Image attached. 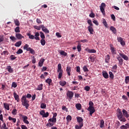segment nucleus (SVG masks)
<instances>
[{"instance_id":"f257e3e1","label":"nucleus","mask_w":129,"mask_h":129,"mask_svg":"<svg viewBox=\"0 0 129 129\" xmlns=\"http://www.w3.org/2000/svg\"><path fill=\"white\" fill-rule=\"evenodd\" d=\"M27 98H31V97H32V95L30 94H27V96H23L21 98V102L22 105H23V106H25V108L26 109H28L29 106H30V104H29V101L27 100Z\"/></svg>"},{"instance_id":"f03ea898","label":"nucleus","mask_w":129,"mask_h":129,"mask_svg":"<svg viewBox=\"0 0 129 129\" xmlns=\"http://www.w3.org/2000/svg\"><path fill=\"white\" fill-rule=\"evenodd\" d=\"M56 116L57 113H53L52 118L48 119V123L46 124V126H49V127L53 126L57 121V118H56Z\"/></svg>"},{"instance_id":"7ed1b4c3","label":"nucleus","mask_w":129,"mask_h":129,"mask_svg":"<svg viewBox=\"0 0 129 129\" xmlns=\"http://www.w3.org/2000/svg\"><path fill=\"white\" fill-rule=\"evenodd\" d=\"M27 36H28L29 39H31V40H34V39H35L37 41H40V37H39L40 33H39V32H36L35 35L31 34L30 33H27Z\"/></svg>"},{"instance_id":"20e7f679","label":"nucleus","mask_w":129,"mask_h":129,"mask_svg":"<svg viewBox=\"0 0 129 129\" xmlns=\"http://www.w3.org/2000/svg\"><path fill=\"white\" fill-rule=\"evenodd\" d=\"M57 71L58 74V79H61L62 75H63V70H62V65L61 63H58L57 66Z\"/></svg>"},{"instance_id":"39448f33","label":"nucleus","mask_w":129,"mask_h":129,"mask_svg":"<svg viewBox=\"0 0 129 129\" xmlns=\"http://www.w3.org/2000/svg\"><path fill=\"white\" fill-rule=\"evenodd\" d=\"M23 49L24 50H26V51H29L30 53L33 55L35 54V50L33 49V48L29 47V45L27 44L25 45V46L23 47Z\"/></svg>"},{"instance_id":"423d86ee","label":"nucleus","mask_w":129,"mask_h":129,"mask_svg":"<svg viewBox=\"0 0 129 129\" xmlns=\"http://www.w3.org/2000/svg\"><path fill=\"white\" fill-rule=\"evenodd\" d=\"M105 7H106V5L104 3H102L101 6H100V10L103 16L105 15V11L104 10V8H105Z\"/></svg>"},{"instance_id":"0eeeda50","label":"nucleus","mask_w":129,"mask_h":129,"mask_svg":"<svg viewBox=\"0 0 129 129\" xmlns=\"http://www.w3.org/2000/svg\"><path fill=\"white\" fill-rule=\"evenodd\" d=\"M74 95V93H73V92L71 91H68L67 93V98H69V101H70L71 99H72V98H73V96Z\"/></svg>"},{"instance_id":"6e6552de","label":"nucleus","mask_w":129,"mask_h":129,"mask_svg":"<svg viewBox=\"0 0 129 129\" xmlns=\"http://www.w3.org/2000/svg\"><path fill=\"white\" fill-rule=\"evenodd\" d=\"M88 110L90 112V115L91 116H92V114L95 112V109H94V107H89Z\"/></svg>"},{"instance_id":"1a4fd4ad","label":"nucleus","mask_w":129,"mask_h":129,"mask_svg":"<svg viewBox=\"0 0 129 129\" xmlns=\"http://www.w3.org/2000/svg\"><path fill=\"white\" fill-rule=\"evenodd\" d=\"M21 116L22 117L24 123H26V124H29V123H30L29 121H28V117L27 116H24V115L21 114Z\"/></svg>"},{"instance_id":"9d476101","label":"nucleus","mask_w":129,"mask_h":129,"mask_svg":"<svg viewBox=\"0 0 129 129\" xmlns=\"http://www.w3.org/2000/svg\"><path fill=\"white\" fill-rule=\"evenodd\" d=\"M41 27L42 29V31H43V32L45 33V34H49L50 33V31H49V30H48V29L45 27L44 25H41Z\"/></svg>"},{"instance_id":"9b49d317","label":"nucleus","mask_w":129,"mask_h":129,"mask_svg":"<svg viewBox=\"0 0 129 129\" xmlns=\"http://www.w3.org/2000/svg\"><path fill=\"white\" fill-rule=\"evenodd\" d=\"M77 120L79 124L83 125V119L81 117H77Z\"/></svg>"},{"instance_id":"f8f14e48","label":"nucleus","mask_w":129,"mask_h":129,"mask_svg":"<svg viewBox=\"0 0 129 129\" xmlns=\"http://www.w3.org/2000/svg\"><path fill=\"white\" fill-rule=\"evenodd\" d=\"M110 50L112 55H115V54H116V50L115 49V48L111 45H110Z\"/></svg>"},{"instance_id":"ddd939ff","label":"nucleus","mask_w":129,"mask_h":129,"mask_svg":"<svg viewBox=\"0 0 129 129\" xmlns=\"http://www.w3.org/2000/svg\"><path fill=\"white\" fill-rule=\"evenodd\" d=\"M16 37L18 40H22V39H24V36H22L21 33H16Z\"/></svg>"},{"instance_id":"4468645a","label":"nucleus","mask_w":129,"mask_h":129,"mask_svg":"<svg viewBox=\"0 0 129 129\" xmlns=\"http://www.w3.org/2000/svg\"><path fill=\"white\" fill-rule=\"evenodd\" d=\"M66 72L69 76H71V67H67Z\"/></svg>"},{"instance_id":"2eb2a0df","label":"nucleus","mask_w":129,"mask_h":129,"mask_svg":"<svg viewBox=\"0 0 129 129\" xmlns=\"http://www.w3.org/2000/svg\"><path fill=\"white\" fill-rule=\"evenodd\" d=\"M13 95L14 98H15V100H17V102H20V97L17 94V93L14 92Z\"/></svg>"},{"instance_id":"dca6fc26","label":"nucleus","mask_w":129,"mask_h":129,"mask_svg":"<svg viewBox=\"0 0 129 129\" xmlns=\"http://www.w3.org/2000/svg\"><path fill=\"white\" fill-rule=\"evenodd\" d=\"M122 112H123V115H124V116L126 117V118H128V117H129V114L127 113V111L125 109H123Z\"/></svg>"},{"instance_id":"f3484780","label":"nucleus","mask_w":129,"mask_h":129,"mask_svg":"<svg viewBox=\"0 0 129 129\" xmlns=\"http://www.w3.org/2000/svg\"><path fill=\"white\" fill-rule=\"evenodd\" d=\"M117 116L118 119H120V118H121V117L123 116V115H122V112H121V111H120V110H119V111H118V114L117 115Z\"/></svg>"},{"instance_id":"a211bd4d","label":"nucleus","mask_w":129,"mask_h":129,"mask_svg":"<svg viewBox=\"0 0 129 129\" xmlns=\"http://www.w3.org/2000/svg\"><path fill=\"white\" fill-rule=\"evenodd\" d=\"M119 56H120V57H121L122 58H123L124 60H128V57H127V56H126L125 54H124V53H119Z\"/></svg>"},{"instance_id":"6ab92c4d","label":"nucleus","mask_w":129,"mask_h":129,"mask_svg":"<svg viewBox=\"0 0 129 129\" xmlns=\"http://www.w3.org/2000/svg\"><path fill=\"white\" fill-rule=\"evenodd\" d=\"M102 76L105 79H108V74L106 71H103L102 72Z\"/></svg>"},{"instance_id":"aec40b11","label":"nucleus","mask_w":129,"mask_h":129,"mask_svg":"<svg viewBox=\"0 0 129 129\" xmlns=\"http://www.w3.org/2000/svg\"><path fill=\"white\" fill-rule=\"evenodd\" d=\"M44 61H45V59L44 58L41 59L38 62V66H39V67H42V66H43V64H44Z\"/></svg>"},{"instance_id":"412c9836","label":"nucleus","mask_w":129,"mask_h":129,"mask_svg":"<svg viewBox=\"0 0 129 129\" xmlns=\"http://www.w3.org/2000/svg\"><path fill=\"white\" fill-rule=\"evenodd\" d=\"M92 27L93 26H88V29L90 34H93V32H94V30L93 29V27Z\"/></svg>"},{"instance_id":"4be33fe9","label":"nucleus","mask_w":129,"mask_h":129,"mask_svg":"<svg viewBox=\"0 0 129 129\" xmlns=\"http://www.w3.org/2000/svg\"><path fill=\"white\" fill-rule=\"evenodd\" d=\"M109 60H110V56L109 55V54H107L105 56V62L109 63Z\"/></svg>"},{"instance_id":"5701e85b","label":"nucleus","mask_w":129,"mask_h":129,"mask_svg":"<svg viewBox=\"0 0 129 129\" xmlns=\"http://www.w3.org/2000/svg\"><path fill=\"white\" fill-rule=\"evenodd\" d=\"M7 70L9 72H10V73H13L14 72V70H13L12 67H11L10 66L7 67Z\"/></svg>"},{"instance_id":"b1692460","label":"nucleus","mask_w":129,"mask_h":129,"mask_svg":"<svg viewBox=\"0 0 129 129\" xmlns=\"http://www.w3.org/2000/svg\"><path fill=\"white\" fill-rule=\"evenodd\" d=\"M110 30L112 31V32L113 33V34H116V29L114 28L113 26H111Z\"/></svg>"},{"instance_id":"393cba45","label":"nucleus","mask_w":129,"mask_h":129,"mask_svg":"<svg viewBox=\"0 0 129 129\" xmlns=\"http://www.w3.org/2000/svg\"><path fill=\"white\" fill-rule=\"evenodd\" d=\"M100 127L101 128L104 127V120H103V119L100 120Z\"/></svg>"},{"instance_id":"a878e982","label":"nucleus","mask_w":129,"mask_h":129,"mask_svg":"<svg viewBox=\"0 0 129 129\" xmlns=\"http://www.w3.org/2000/svg\"><path fill=\"white\" fill-rule=\"evenodd\" d=\"M46 83H48V85L50 86L51 85V83H52V79L48 78L45 80Z\"/></svg>"},{"instance_id":"bb28decb","label":"nucleus","mask_w":129,"mask_h":129,"mask_svg":"<svg viewBox=\"0 0 129 129\" xmlns=\"http://www.w3.org/2000/svg\"><path fill=\"white\" fill-rule=\"evenodd\" d=\"M36 90H43V84L39 85L38 87L36 88Z\"/></svg>"},{"instance_id":"cd10ccee","label":"nucleus","mask_w":129,"mask_h":129,"mask_svg":"<svg viewBox=\"0 0 129 129\" xmlns=\"http://www.w3.org/2000/svg\"><path fill=\"white\" fill-rule=\"evenodd\" d=\"M59 53L62 56H67V53L63 50H59Z\"/></svg>"},{"instance_id":"c85d7f7f","label":"nucleus","mask_w":129,"mask_h":129,"mask_svg":"<svg viewBox=\"0 0 129 129\" xmlns=\"http://www.w3.org/2000/svg\"><path fill=\"white\" fill-rule=\"evenodd\" d=\"M81 104L80 103H77L76 104V107L77 109H78V110H80L81 109Z\"/></svg>"},{"instance_id":"c756f323","label":"nucleus","mask_w":129,"mask_h":129,"mask_svg":"<svg viewBox=\"0 0 129 129\" xmlns=\"http://www.w3.org/2000/svg\"><path fill=\"white\" fill-rule=\"evenodd\" d=\"M1 129H9L8 127H7V124L6 123H4L2 126L1 127Z\"/></svg>"},{"instance_id":"7c9ffc66","label":"nucleus","mask_w":129,"mask_h":129,"mask_svg":"<svg viewBox=\"0 0 129 129\" xmlns=\"http://www.w3.org/2000/svg\"><path fill=\"white\" fill-rule=\"evenodd\" d=\"M21 45H22V41H18L15 44V46L16 47H20L21 46Z\"/></svg>"},{"instance_id":"2f4dec72","label":"nucleus","mask_w":129,"mask_h":129,"mask_svg":"<svg viewBox=\"0 0 129 129\" xmlns=\"http://www.w3.org/2000/svg\"><path fill=\"white\" fill-rule=\"evenodd\" d=\"M14 22H15L16 26H17L18 27H19V26H20V21H19V20L15 19Z\"/></svg>"},{"instance_id":"473e14b6","label":"nucleus","mask_w":129,"mask_h":129,"mask_svg":"<svg viewBox=\"0 0 129 129\" xmlns=\"http://www.w3.org/2000/svg\"><path fill=\"white\" fill-rule=\"evenodd\" d=\"M59 84L60 86H65L66 85V81H60Z\"/></svg>"},{"instance_id":"72a5a7b5","label":"nucleus","mask_w":129,"mask_h":129,"mask_svg":"<svg viewBox=\"0 0 129 129\" xmlns=\"http://www.w3.org/2000/svg\"><path fill=\"white\" fill-rule=\"evenodd\" d=\"M9 120H12L13 122H16L17 121V119L15 118H13L11 116L9 117Z\"/></svg>"},{"instance_id":"f704fd0d","label":"nucleus","mask_w":129,"mask_h":129,"mask_svg":"<svg viewBox=\"0 0 129 129\" xmlns=\"http://www.w3.org/2000/svg\"><path fill=\"white\" fill-rule=\"evenodd\" d=\"M40 43L42 46H45V45H46V41L44 39H41Z\"/></svg>"},{"instance_id":"c9c22d12","label":"nucleus","mask_w":129,"mask_h":129,"mask_svg":"<svg viewBox=\"0 0 129 129\" xmlns=\"http://www.w3.org/2000/svg\"><path fill=\"white\" fill-rule=\"evenodd\" d=\"M4 107L5 109H7V110H9L10 109V105H9L8 104L4 103Z\"/></svg>"},{"instance_id":"e433bc0d","label":"nucleus","mask_w":129,"mask_h":129,"mask_svg":"<svg viewBox=\"0 0 129 129\" xmlns=\"http://www.w3.org/2000/svg\"><path fill=\"white\" fill-rule=\"evenodd\" d=\"M109 77L110 79H113V78H114V76L113 75V74L112 73V72H109Z\"/></svg>"},{"instance_id":"4c0bfd02","label":"nucleus","mask_w":129,"mask_h":129,"mask_svg":"<svg viewBox=\"0 0 129 129\" xmlns=\"http://www.w3.org/2000/svg\"><path fill=\"white\" fill-rule=\"evenodd\" d=\"M40 107L41 108L45 109L47 107V105H46V104L45 103H42L41 104Z\"/></svg>"},{"instance_id":"58836bf2","label":"nucleus","mask_w":129,"mask_h":129,"mask_svg":"<svg viewBox=\"0 0 129 129\" xmlns=\"http://www.w3.org/2000/svg\"><path fill=\"white\" fill-rule=\"evenodd\" d=\"M77 49L78 52L81 51V44H80V43H78L77 46Z\"/></svg>"},{"instance_id":"ea45409f","label":"nucleus","mask_w":129,"mask_h":129,"mask_svg":"<svg viewBox=\"0 0 129 129\" xmlns=\"http://www.w3.org/2000/svg\"><path fill=\"white\" fill-rule=\"evenodd\" d=\"M10 39H11L12 42H16V40H17V38L15 36H10Z\"/></svg>"},{"instance_id":"a19ab883","label":"nucleus","mask_w":129,"mask_h":129,"mask_svg":"<svg viewBox=\"0 0 129 129\" xmlns=\"http://www.w3.org/2000/svg\"><path fill=\"white\" fill-rule=\"evenodd\" d=\"M118 119L119 120H120V121H123V122H125V121H126V119H125V117H123V116L121 117V118Z\"/></svg>"},{"instance_id":"79ce46f5","label":"nucleus","mask_w":129,"mask_h":129,"mask_svg":"<svg viewBox=\"0 0 129 129\" xmlns=\"http://www.w3.org/2000/svg\"><path fill=\"white\" fill-rule=\"evenodd\" d=\"M40 37L41 39H45V34H44V33H43V32L42 31H40Z\"/></svg>"},{"instance_id":"37998d69","label":"nucleus","mask_w":129,"mask_h":129,"mask_svg":"<svg viewBox=\"0 0 129 129\" xmlns=\"http://www.w3.org/2000/svg\"><path fill=\"white\" fill-rule=\"evenodd\" d=\"M88 53H96L95 49H88Z\"/></svg>"},{"instance_id":"c03bdc74","label":"nucleus","mask_w":129,"mask_h":129,"mask_svg":"<svg viewBox=\"0 0 129 129\" xmlns=\"http://www.w3.org/2000/svg\"><path fill=\"white\" fill-rule=\"evenodd\" d=\"M15 31L16 33H20L21 30H20V27H17L15 29Z\"/></svg>"},{"instance_id":"a18cd8bd","label":"nucleus","mask_w":129,"mask_h":129,"mask_svg":"<svg viewBox=\"0 0 129 129\" xmlns=\"http://www.w3.org/2000/svg\"><path fill=\"white\" fill-rule=\"evenodd\" d=\"M129 82V76H126L125 77V83L127 84Z\"/></svg>"},{"instance_id":"49530a36","label":"nucleus","mask_w":129,"mask_h":129,"mask_svg":"<svg viewBox=\"0 0 129 129\" xmlns=\"http://www.w3.org/2000/svg\"><path fill=\"white\" fill-rule=\"evenodd\" d=\"M83 126V125H81V124H80V125H76L75 128L76 129H81Z\"/></svg>"},{"instance_id":"de8ad7c7","label":"nucleus","mask_w":129,"mask_h":129,"mask_svg":"<svg viewBox=\"0 0 129 129\" xmlns=\"http://www.w3.org/2000/svg\"><path fill=\"white\" fill-rule=\"evenodd\" d=\"M87 23L89 25H90V26H93V24H92V22L91 21V20L90 19L88 20Z\"/></svg>"},{"instance_id":"09e8293b","label":"nucleus","mask_w":129,"mask_h":129,"mask_svg":"<svg viewBox=\"0 0 129 129\" xmlns=\"http://www.w3.org/2000/svg\"><path fill=\"white\" fill-rule=\"evenodd\" d=\"M89 107H93V105H94V104L93 103V101H90L89 102Z\"/></svg>"},{"instance_id":"8fccbe9b","label":"nucleus","mask_w":129,"mask_h":129,"mask_svg":"<svg viewBox=\"0 0 129 129\" xmlns=\"http://www.w3.org/2000/svg\"><path fill=\"white\" fill-rule=\"evenodd\" d=\"M83 69L84 72H88V71H89V70H88V69L87 68V67H86V66H84Z\"/></svg>"},{"instance_id":"3c124183","label":"nucleus","mask_w":129,"mask_h":129,"mask_svg":"<svg viewBox=\"0 0 129 129\" xmlns=\"http://www.w3.org/2000/svg\"><path fill=\"white\" fill-rule=\"evenodd\" d=\"M18 86L17 83L14 82L12 83V87H14V88H16Z\"/></svg>"},{"instance_id":"603ef678","label":"nucleus","mask_w":129,"mask_h":129,"mask_svg":"<svg viewBox=\"0 0 129 129\" xmlns=\"http://www.w3.org/2000/svg\"><path fill=\"white\" fill-rule=\"evenodd\" d=\"M49 116V112H46L43 114L42 117H48Z\"/></svg>"},{"instance_id":"864d4df0","label":"nucleus","mask_w":129,"mask_h":129,"mask_svg":"<svg viewBox=\"0 0 129 129\" xmlns=\"http://www.w3.org/2000/svg\"><path fill=\"white\" fill-rule=\"evenodd\" d=\"M10 58H11V60L12 61L15 60V59H17V57H16V56L14 55H11L10 56Z\"/></svg>"},{"instance_id":"5fc2aeb1","label":"nucleus","mask_w":129,"mask_h":129,"mask_svg":"<svg viewBox=\"0 0 129 129\" xmlns=\"http://www.w3.org/2000/svg\"><path fill=\"white\" fill-rule=\"evenodd\" d=\"M103 24L104 26H105V27L107 28V22H106V20H105V19H104L103 20Z\"/></svg>"},{"instance_id":"6e6d98bb","label":"nucleus","mask_w":129,"mask_h":129,"mask_svg":"<svg viewBox=\"0 0 129 129\" xmlns=\"http://www.w3.org/2000/svg\"><path fill=\"white\" fill-rule=\"evenodd\" d=\"M34 29H36V30H38V31H40V30H41V28H42V27H41V25L40 26H34Z\"/></svg>"},{"instance_id":"4d7b16f0","label":"nucleus","mask_w":129,"mask_h":129,"mask_svg":"<svg viewBox=\"0 0 129 129\" xmlns=\"http://www.w3.org/2000/svg\"><path fill=\"white\" fill-rule=\"evenodd\" d=\"M1 55H9V51L5 50L1 53Z\"/></svg>"},{"instance_id":"13d9d810","label":"nucleus","mask_w":129,"mask_h":129,"mask_svg":"<svg viewBox=\"0 0 129 129\" xmlns=\"http://www.w3.org/2000/svg\"><path fill=\"white\" fill-rule=\"evenodd\" d=\"M72 119V117L70 115L67 116V120H68V121H70V120H71Z\"/></svg>"},{"instance_id":"bf43d9fd","label":"nucleus","mask_w":129,"mask_h":129,"mask_svg":"<svg viewBox=\"0 0 129 129\" xmlns=\"http://www.w3.org/2000/svg\"><path fill=\"white\" fill-rule=\"evenodd\" d=\"M12 113L13 114V115H16V114H17V109H13L12 111Z\"/></svg>"},{"instance_id":"052dcab7","label":"nucleus","mask_w":129,"mask_h":129,"mask_svg":"<svg viewBox=\"0 0 129 129\" xmlns=\"http://www.w3.org/2000/svg\"><path fill=\"white\" fill-rule=\"evenodd\" d=\"M85 90H86V91H89V90H90V87L88 86H85Z\"/></svg>"},{"instance_id":"680f3d73","label":"nucleus","mask_w":129,"mask_h":129,"mask_svg":"<svg viewBox=\"0 0 129 129\" xmlns=\"http://www.w3.org/2000/svg\"><path fill=\"white\" fill-rule=\"evenodd\" d=\"M16 53L17 54H22V53H23V50L20 48L17 51Z\"/></svg>"},{"instance_id":"e2e57ef3","label":"nucleus","mask_w":129,"mask_h":129,"mask_svg":"<svg viewBox=\"0 0 129 129\" xmlns=\"http://www.w3.org/2000/svg\"><path fill=\"white\" fill-rule=\"evenodd\" d=\"M117 41L118 42H121L122 41H123V39H122V38H121V37H117Z\"/></svg>"},{"instance_id":"0e129e2a","label":"nucleus","mask_w":129,"mask_h":129,"mask_svg":"<svg viewBox=\"0 0 129 129\" xmlns=\"http://www.w3.org/2000/svg\"><path fill=\"white\" fill-rule=\"evenodd\" d=\"M76 71L77 72H78V73H80V67L79 66L77 67Z\"/></svg>"},{"instance_id":"69168bd1","label":"nucleus","mask_w":129,"mask_h":129,"mask_svg":"<svg viewBox=\"0 0 129 129\" xmlns=\"http://www.w3.org/2000/svg\"><path fill=\"white\" fill-rule=\"evenodd\" d=\"M89 17H90V18H94V17H95V15L94 14V13H91L89 15Z\"/></svg>"},{"instance_id":"338daca9","label":"nucleus","mask_w":129,"mask_h":129,"mask_svg":"<svg viewBox=\"0 0 129 129\" xmlns=\"http://www.w3.org/2000/svg\"><path fill=\"white\" fill-rule=\"evenodd\" d=\"M111 18L112 20H113V21H115V16H114V15L112 14L111 15Z\"/></svg>"},{"instance_id":"774afa93","label":"nucleus","mask_w":129,"mask_h":129,"mask_svg":"<svg viewBox=\"0 0 129 129\" xmlns=\"http://www.w3.org/2000/svg\"><path fill=\"white\" fill-rule=\"evenodd\" d=\"M21 128L22 129H28V127L25 125H21Z\"/></svg>"}]
</instances>
